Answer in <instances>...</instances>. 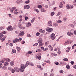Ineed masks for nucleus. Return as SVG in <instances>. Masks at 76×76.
I'll list each match as a JSON object with an SVG mask.
<instances>
[{
	"mask_svg": "<svg viewBox=\"0 0 76 76\" xmlns=\"http://www.w3.org/2000/svg\"><path fill=\"white\" fill-rule=\"evenodd\" d=\"M28 61H27L25 65H25L22 64L21 65V67L20 68V71L21 72H23L24 71V69H25L26 67H28Z\"/></svg>",
	"mask_w": 76,
	"mask_h": 76,
	"instance_id": "obj_1",
	"label": "nucleus"
},
{
	"mask_svg": "<svg viewBox=\"0 0 76 76\" xmlns=\"http://www.w3.org/2000/svg\"><path fill=\"white\" fill-rule=\"evenodd\" d=\"M30 7H31L29 5H25L24 7V9H26L27 10H28Z\"/></svg>",
	"mask_w": 76,
	"mask_h": 76,
	"instance_id": "obj_2",
	"label": "nucleus"
},
{
	"mask_svg": "<svg viewBox=\"0 0 76 76\" xmlns=\"http://www.w3.org/2000/svg\"><path fill=\"white\" fill-rule=\"evenodd\" d=\"M53 30L52 28L49 27H48L46 29V31H47V32H52Z\"/></svg>",
	"mask_w": 76,
	"mask_h": 76,
	"instance_id": "obj_3",
	"label": "nucleus"
},
{
	"mask_svg": "<svg viewBox=\"0 0 76 76\" xmlns=\"http://www.w3.org/2000/svg\"><path fill=\"white\" fill-rule=\"evenodd\" d=\"M16 7H12L11 9H10V11L11 12V13H13V11H15V10H16Z\"/></svg>",
	"mask_w": 76,
	"mask_h": 76,
	"instance_id": "obj_4",
	"label": "nucleus"
},
{
	"mask_svg": "<svg viewBox=\"0 0 76 76\" xmlns=\"http://www.w3.org/2000/svg\"><path fill=\"white\" fill-rule=\"evenodd\" d=\"M51 39L52 40H54V39H55V34H54V33H53L51 35Z\"/></svg>",
	"mask_w": 76,
	"mask_h": 76,
	"instance_id": "obj_5",
	"label": "nucleus"
},
{
	"mask_svg": "<svg viewBox=\"0 0 76 76\" xmlns=\"http://www.w3.org/2000/svg\"><path fill=\"white\" fill-rule=\"evenodd\" d=\"M18 27L20 28V29H23V27H22V23H21L19 22L18 23Z\"/></svg>",
	"mask_w": 76,
	"mask_h": 76,
	"instance_id": "obj_6",
	"label": "nucleus"
},
{
	"mask_svg": "<svg viewBox=\"0 0 76 76\" xmlns=\"http://www.w3.org/2000/svg\"><path fill=\"white\" fill-rule=\"evenodd\" d=\"M20 33H19V36L20 37L21 36H23V35H24V34H25L24 31H20Z\"/></svg>",
	"mask_w": 76,
	"mask_h": 76,
	"instance_id": "obj_7",
	"label": "nucleus"
},
{
	"mask_svg": "<svg viewBox=\"0 0 76 76\" xmlns=\"http://www.w3.org/2000/svg\"><path fill=\"white\" fill-rule=\"evenodd\" d=\"M13 13L14 15H17L19 14V12H18V9H16L15 11H14Z\"/></svg>",
	"mask_w": 76,
	"mask_h": 76,
	"instance_id": "obj_8",
	"label": "nucleus"
},
{
	"mask_svg": "<svg viewBox=\"0 0 76 76\" xmlns=\"http://www.w3.org/2000/svg\"><path fill=\"white\" fill-rule=\"evenodd\" d=\"M48 25L49 26H52V22L50 20L48 21Z\"/></svg>",
	"mask_w": 76,
	"mask_h": 76,
	"instance_id": "obj_9",
	"label": "nucleus"
},
{
	"mask_svg": "<svg viewBox=\"0 0 76 76\" xmlns=\"http://www.w3.org/2000/svg\"><path fill=\"white\" fill-rule=\"evenodd\" d=\"M67 35L68 36H72L73 35V34L72 32V31H69L67 33Z\"/></svg>",
	"mask_w": 76,
	"mask_h": 76,
	"instance_id": "obj_10",
	"label": "nucleus"
},
{
	"mask_svg": "<svg viewBox=\"0 0 76 76\" xmlns=\"http://www.w3.org/2000/svg\"><path fill=\"white\" fill-rule=\"evenodd\" d=\"M38 43H40V42H42L43 40L42 38L40 37L39 38V39L37 40Z\"/></svg>",
	"mask_w": 76,
	"mask_h": 76,
	"instance_id": "obj_11",
	"label": "nucleus"
},
{
	"mask_svg": "<svg viewBox=\"0 0 76 76\" xmlns=\"http://www.w3.org/2000/svg\"><path fill=\"white\" fill-rule=\"evenodd\" d=\"M26 26L27 27H29V26H30L31 25V22L26 23Z\"/></svg>",
	"mask_w": 76,
	"mask_h": 76,
	"instance_id": "obj_12",
	"label": "nucleus"
},
{
	"mask_svg": "<svg viewBox=\"0 0 76 76\" xmlns=\"http://www.w3.org/2000/svg\"><path fill=\"white\" fill-rule=\"evenodd\" d=\"M14 69L15 72H19L20 71L19 69L17 67L14 68Z\"/></svg>",
	"mask_w": 76,
	"mask_h": 76,
	"instance_id": "obj_13",
	"label": "nucleus"
},
{
	"mask_svg": "<svg viewBox=\"0 0 76 76\" xmlns=\"http://www.w3.org/2000/svg\"><path fill=\"white\" fill-rule=\"evenodd\" d=\"M70 48H71V47H69L67 48L66 49L68 50H66V52H67V53H69V52L70 51Z\"/></svg>",
	"mask_w": 76,
	"mask_h": 76,
	"instance_id": "obj_14",
	"label": "nucleus"
},
{
	"mask_svg": "<svg viewBox=\"0 0 76 76\" xmlns=\"http://www.w3.org/2000/svg\"><path fill=\"white\" fill-rule=\"evenodd\" d=\"M16 48L17 49L18 53H19L20 51V47H18V46H16Z\"/></svg>",
	"mask_w": 76,
	"mask_h": 76,
	"instance_id": "obj_15",
	"label": "nucleus"
},
{
	"mask_svg": "<svg viewBox=\"0 0 76 76\" xmlns=\"http://www.w3.org/2000/svg\"><path fill=\"white\" fill-rule=\"evenodd\" d=\"M18 39L16 38L14 39V40H13L12 41L13 43H16V42H18Z\"/></svg>",
	"mask_w": 76,
	"mask_h": 76,
	"instance_id": "obj_16",
	"label": "nucleus"
},
{
	"mask_svg": "<svg viewBox=\"0 0 76 76\" xmlns=\"http://www.w3.org/2000/svg\"><path fill=\"white\" fill-rule=\"evenodd\" d=\"M39 32L43 34H44V33H45V30H42V29H40L39 30Z\"/></svg>",
	"mask_w": 76,
	"mask_h": 76,
	"instance_id": "obj_17",
	"label": "nucleus"
},
{
	"mask_svg": "<svg viewBox=\"0 0 76 76\" xmlns=\"http://www.w3.org/2000/svg\"><path fill=\"white\" fill-rule=\"evenodd\" d=\"M1 41L2 42H3V41H4L5 39H6V37L5 36L3 38H1Z\"/></svg>",
	"mask_w": 76,
	"mask_h": 76,
	"instance_id": "obj_18",
	"label": "nucleus"
},
{
	"mask_svg": "<svg viewBox=\"0 0 76 76\" xmlns=\"http://www.w3.org/2000/svg\"><path fill=\"white\" fill-rule=\"evenodd\" d=\"M28 64L29 66H34V63H33L32 62H30L29 63V62H28Z\"/></svg>",
	"mask_w": 76,
	"mask_h": 76,
	"instance_id": "obj_19",
	"label": "nucleus"
},
{
	"mask_svg": "<svg viewBox=\"0 0 76 76\" xmlns=\"http://www.w3.org/2000/svg\"><path fill=\"white\" fill-rule=\"evenodd\" d=\"M37 67H38V68H39V69H40V70H42V68L41 67V66L40 65H38L37 66Z\"/></svg>",
	"mask_w": 76,
	"mask_h": 76,
	"instance_id": "obj_20",
	"label": "nucleus"
},
{
	"mask_svg": "<svg viewBox=\"0 0 76 76\" xmlns=\"http://www.w3.org/2000/svg\"><path fill=\"white\" fill-rule=\"evenodd\" d=\"M8 64H9V63L7 62H5L4 63V67H5V66H7Z\"/></svg>",
	"mask_w": 76,
	"mask_h": 76,
	"instance_id": "obj_21",
	"label": "nucleus"
},
{
	"mask_svg": "<svg viewBox=\"0 0 76 76\" xmlns=\"http://www.w3.org/2000/svg\"><path fill=\"white\" fill-rule=\"evenodd\" d=\"M15 62L13 61H11V62L10 63V65L12 66H13L14 65V63Z\"/></svg>",
	"mask_w": 76,
	"mask_h": 76,
	"instance_id": "obj_22",
	"label": "nucleus"
},
{
	"mask_svg": "<svg viewBox=\"0 0 76 76\" xmlns=\"http://www.w3.org/2000/svg\"><path fill=\"white\" fill-rule=\"evenodd\" d=\"M3 37H4V35L2 33H0V39H1Z\"/></svg>",
	"mask_w": 76,
	"mask_h": 76,
	"instance_id": "obj_23",
	"label": "nucleus"
},
{
	"mask_svg": "<svg viewBox=\"0 0 76 76\" xmlns=\"http://www.w3.org/2000/svg\"><path fill=\"white\" fill-rule=\"evenodd\" d=\"M6 61H7V62H10V59L9 58H6Z\"/></svg>",
	"mask_w": 76,
	"mask_h": 76,
	"instance_id": "obj_24",
	"label": "nucleus"
},
{
	"mask_svg": "<svg viewBox=\"0 0 76 76\" xmlns=\"http://www.w3.org/2000/svg\"><path fill=\"white\" fill-rule=\"evenodd\" d=\"M12 28V26H10L8 27L7 28V29L8 30V31H10V29H11Z\"/></svg>",
	"mask_w": 76,
	"mask_h": 76,
	"instance_id": "obj_25",
	"label": "nucleus"
},
{
	"mask_svg": "<svg viewBox=\"0 0 76 76\" xmlns=\"http://www.w3.org/2000/svg\"><path fill=\"white\" fill-rule=\"evenodd\" d=\"M66 9H70V6H69V4H67L66 7Z\"/></svg>",
	"mask_w": 76,
	"mask_h": 76,
	"instance_id": "obj_26",
	"label": "nucleus"
},
{
	"mask_svg": "<svg viewBox=\"0 0 76 76\" xmlns=\"http://www.w3.org/2000/svg\"><path fill=\"white\" fill-rule=\"evenodd\" d=\"M39 43V46H43V45H44V43H43L42 42Z\"/></svg>",
	"mask_w": 76,
	"mask_h": 76,
	"instance_id": "obj_27",
	"label": "nucleus"
},
{
	"mask_svg": "<svg viewBox=\"0 0 76 76\" xmlns=\"http://www.w3.org/2000/svg\"><path fill=\"white\" fill-rule=\"evenodd\" d=\"M35 20V18H34L31 20V23H34V20Z\"/></svg>",
	"mask_w": 76,
	"mask_h": 76,
	"instance_id": "obj_28",
	"label": "nucleus"
},
{
	"mask_svg": "<svg viewBox=\"0 0 76 76\" xmlns=\"http://www.w3.org/2000/svg\"><path fill=\"white\" fill-rule=\"evenodd\" d=\"M58 24L57 23H54L53 24V26H55V27H56V26H58Z\"/></svg>",
	"mask_w": 76,
	"mask_h": 76,
	"instance_id": "obj_29",
	"label": "nucleus"
},
{
	"mask_svg": "<svg viewBox=\"0 0 76 76\" xmlns=\"http://www.w3.org/2000/svg\"><path fill=\"white\" fill-rule=\"evenodd\" d=\"M5 60H6V58H3L2 60L0 61V62L3 63L5 61Z\"/></svg>",
	"mask_w": 76,
	"mask_h": 76,
	"instance_id": "obj_30",
	"label": "nucleus"
},
{
	"mask_svg": "<svg viewBox=\"0 0 76 76\" xmlns=\"http://www.w3.org/2000/svg\"><path fill=\"white\" fill-rule=\"evenodd\" d=\"M12 52L14 53H16V49H13L12 50Z\"/></svg>",
	"mask_w": 76,
	"mask_h": 76,
	"instance_id": "obj_31",
	"label": "nucleus"
},
{
	"mask_svg": "<svg viewBox=\"0 0 76 76\" xmlns=\"http://www.w3.org/2000/svg\"><path fill=\"white\" fill-rule=\"evenodd\" d=\"M66 68L67 69H70V66H69L68 65H66Z\"/></svg>",
	"mask_w": 76,
	"mask_h": 76,
	"instance_id": "obj_32",
	"label": "nucleus"
},
{
	"mask_svg": "<svg viewBox=\"0 0 76 76\" xmlns=\"http://www.w3.org/2000/svg\"><path fill=\"white\" fill-rule=\"evenodd\" d=\"M63 60H64V61H69V59H68L67 58H64L63 59Z\"/></svg>",
	"mask_w": 76,
	"mask_h": 76,
	"instance_id": "obj_33",
	"label": "nucleus"
},
{
	"mask_svg": "<svg viewBox=\"0 0 76 76\" xmlns=\"http://www.w3.org/2000/svg\"><path fill=\"white\" fill-rule=\"evenodd\" d=\"M37 58H38L39 60H40L41 59V56H37Z\"/></svg>",
	"mask_w": 76,
	"mask_h": 76,
	"instance_id": "obj_34",
	"label": "nucleus"
},
{
	"mask_svg": "<svg viewBox=\"0 0 76 76\" xmlns=\"http://www.w3.org/2000/svg\"><path fill=\"white\" fill-rule=\"evenodd\" d=\"M30 1L29 0L26 1L25 2V3H26V4H28V3H29Z\"/></svg>",
	"mask_w": 76,
	"mask_h": 76,
	"instance_id": "obj_35",
	"label": "nucleus"
},
{
	"mask_svg": "<svg viewBox=\"0 0 76 76\" xmlns=\"http://www.w3.org/2000/svg\"><path fill=\"white\" fill-rule=\"evenodd\" d=\"M27 35L28 37L29 38H31V37H32L31 36V35L29 34H27Z\"/></svg>",
	"mask_w": 76,
	"mask_h": 76,
	"instance_id": "obj_36",
	"label": "nucleus"
},
{
	"mask_svg": "<svg viewBox=\"0 0 76 76\" xmlns=\"http://www.w3.org/2000/svg\"><path fill=\"white\" fill-rule=\"evenodd\" d=\"M47 50H48V48H44L43 51H46Z\"/></svg>",
	"mask_w": 76,
	"mask_h": 76,
	"instance_id": "obj_37",
	"label": "nucleus"
},
{
	"mask_svg": "<svg viewBox=\"0 0 76 76\" xmlns=\"http://www.w3.org/2000/svg\"><path fill=\"white\" fill-rule=\"evenodd\" d=\"M62 23V21L61 20H59L57 21V23Z\"/></svg>",
	"mask_w": 76,
	"mask_h": 76,
	"instance_id": "obj_38",
	"label": "nucleus"
},
{
	"mask_svg": "<svg viewBox=\"0 0 76 76\" xmlns=\"http://www.w3.org/2000/svg\"><path fill=\"white\" fill-rule=\"evenodd\" d=\"M61 14V12H58V14L56 15V16H60Z\"/></svg>",
	"mask_w": 76,
	"mask_h": 76,
	"instance_id": "obj_39",
	"label": "nucleus"
},
{
	"mask_svg": "<svg viewBox=\"0 0 76 76\" xmlns=\"http://www.w3.org/2000/svg\"><path fill=\"white\" fill-rule=\"evenodd\" d=\"M63 20L64 21V22H66V20H67V18H64L63 19Z\"/></svg>",
	"mask_w": 76,
	"mask_h": 76,
	"instance_id": "obj_40",
	"label": "nucleus"
},
{
	"mask_svg": "<svg viewBox=\"0 0 76 76\" xmlns=\"http://www.w3.org/2000/svg\"><path fill=\"white\" fill-rule=\"evenodd\" d=\"M45 46H47V45H48V42H45Z\"/></svg>",
	"mask_w": 76,
	"mask_h": 76,
	"instance_id": "obj_41",
	"label": "nucleus"
},
{
	"mask_svg": "<svg viewBox=\"0 0 76 76\" xmlns=\"http://www.w3.org/2000/svg\"><path fill=\"white\" fill-rule=\"evenodd\" d=\"M37 7L39 9H41V8H42V6L41 5H38Z\"/></svg>",
	"mask_w": 76,
	"mask_h": 76,
	"instance_id": "obj_42",
	"label": "nucleus"
},
{
	"mask_svg": "<svg viewBox=\"0 0 76 76\" xmlns=\"http://www.w3.org/2000/svg\"><path fill=\"white\" fill-rule=\"evenodd\" d=\"M27 54H32V51H30L27 53Z\"/></svg>",
	"mask_w": 76,
	"mask_h": 76,
	"instance_id": "obj_43",
	"label": "nucleus"
},
{
	"mask_svg": "<svg viewBox=\"0 0 76 76\" xmlns=\"http://www.w3.org/2000/svg\"><path fill=\"white\" fill-rule=\"evenodd\" d=\"M64 71H63V70H60L59 72L60 73H63V72Z\"/></svg>",
	"mask_w": 76,
	"mask_h": 76,
	"instance_id": "obj_44",
	"label": "nucleus"
},
{
	"mask_svg": "<svg viewBox=\"0 0 76 76\" xmlns=\"http://www.w3.org/2000/svg\"><path fill=\"white\" fill-rule=\"evenodd\" d=\"M38 45V43H36L33 45V46L34 47H35V46H37V45Z\"/></svg>",
	"mask_w": 76,
	"mask_h": 76,
	"instance_id": "obj_45",
	"label": "nucleus"
},
{
	"mask_svg": "<svg viewBox=\"0 0 76 76\" xmlns=\"http://www.w3.org/2000/svg\"><path fill=\"white\" fill-rule=\"evenodd\" d=\"M75 46H76V44L74 45L72 47V49H74V47H75Z\"/></svg>",
	"mask_w": 76,
	"mask_h": 76,
	"instance_id": "obj_46",
	"label": "nucleus"
},
{
	"mask_svg": "<svg viewBox=\"0 0 76 76\" xmlns=\"http://www.w3.org/2000/svg\"><path fill=\"white\" fill-rule=\"evenodd\" d=\"M54 13H54V12H51V14H50V15H51V16H53V15H54Z\"/></svg>",
	"mask_w": 76,
	"mask_h": 76,
	"instance_id": "obj_47",
	"label": "nucleus"
},
{
	"mask_svg": "<svg viewBox=\"0 0 76 76\" xmlns=\"http://www.w3.org/2000/svg\"><path fill=\"white\" fill-rule=\"evenodd\" d=\"M70 26H71L72 28H74V25L73 24H70Z\"/></svg>",
	"mask_w": 76,
	"mask_h": 76,
	"instance_id": "obj_48",
	"label": "nucleus"
},
{
	"mask_svg": "<svg viewBox=\"0 0 76 76\" xmlns=\"http://www.w3.org/2000/svg\"><path fill=\"white\" fill-rule=\"evenodd\" d=\"M22 38H20L18 40V41L19 42H20L22 41Z\"/></svg>",
	"mask_w": 76,
	"mask_h": 76,
	"instance_id": "obj_49",
	"label": "nucleus"
},
{
	"mask_svg": "<svg viewBox=\"0 0 76 76\" xmlns=\"http://www.w3.org/2000/svg\"><path fill=\"white\" fill-rule=\"evenodd\" d=\"M41 11L42 12H46V10H44V9H41Z\"/></svg>",
	"mask_w": 76,
	"mask_h": 76,
	"instance_id": "obj_50",
	"label": "nucleus"
},
{
	"mask_svg": "<svg viewBox=\"0 0 76 76\" xmlns=\"http://www.w3.org/2000/svg\"><path fill=\"white\" fill-rule=\"evenodd\" d=\"M13 45V44L12 43H10V47H12Z\"/></svg>",
	"mask_w": 76,
	"mask_h": 76,
	"instance_id": "obj_51",
	"label": "nucleus"
},
{
	"mask_svg": "<svg viewBox=\"0 0 76 76\" xmlns=\"http://www.w3.org/2000/svg\"><path fill=\"white\" fill-rule=\"evenodd\" d=\"M52 55H53L54 56H57V54L56 53H52Z\"/></svg>",
	"mask_w": 76,
	"mask_h": 76,
	"instance_id": "obj_52",
	"label": "nucleus"
},
{
	"mask_svg": "<svg viewBox=\"0 0 76 76\" xmlns=\"http://www.w3.org/2000/svg\"><path fill=\"white\" fill-rule=\"evenodd\" d=\"M15 69H12V73H15Z\"/></svg>",
	"mask_w": 76,
	"mask_h": 76,
	"instance_id": "obj_53",
	"label": "nucleus"
},
{
	"mask_svg": "<svg viewBox=\"0 0 76 76\" xmlns=\"http://www.w3.org/2000/svg\"><path fill=\"white\" fill-rule=\"evenodd\" d=\"M55 64L56 65H58L59 63L58 62H55Z\"/></svg>",
	"mask_w": 76,
	"mask_h": 76,
	"instance_id": "obj_54",
	"label": "nucleus"
},
{
	"mask_svg": "<svg viewBox=\"0 0 76 76\" xmlns=\"http://www.w3.org/2000/svg\"><path fill=\"white\" fill-rule=\"evenodd\" d=\"M39 34H40V33L39 32H37L36 33V36H39Z\"/></svg>",
	"mask_w": 76,
	"mask_h": 76,
	"instance_id": "obj_55",
	"label": "nucleus"
},
{
	"mask_svg": "<svg viewBox=\"0 0 76 76\" xmlns=\"http://www.w3.org/2000/svg\"><path fill=\"white\" fill-rule=\"evenodd\" d=\"M65 43H66L67 44H69V40H67V41H66L65 42Z\"/></svg>",
	"mask_w": 76,
	"mask_h": 76,
	"instance_id": "obj_56",
	"label": "nucleus"
},
{
	"mask_svg": "<svg viewBox=\"0 0 76 76\" xmlns=\"http://www.w3.org/2000/svg\"><path fill=\"white\" fill-rule=\"evenodd\" d=\"M70 63L72 65H73V64H74V61H71L70 62Z\"/></svg>",
	"mask_w": 76,
	"mask_h": 76,
	"instance_id": "obj_57",
	"label": "nucleus"
},
{
	"mask_svg": "<svg viewBox=\"0 0 76 76\" xmlns=\"http://www.w3.org/2000/svg\"><path fill=\"white\" fill-rule=\"evenodd\" d=\"M38 53H41V51H42L41 50V49H39L38 50Z\"/></svg>",
	"mask_w": 76,
	"mask_h": 76,
	"instance_id": "obj_58",
	"label": "nucleus"
},
{
	"mask_svg": "<svg viewBox=\"0 0 76 76\" xmlns=\"http://www.w3.org/2000/svg\"><path fill=\"white\" fill-rule=\"evenodd\" d=\"M40 48L42 50H43V51L44 49V47H41Z\"/></svg>",
	"mask_w": 76,
	"mask_h": 76,
	"instance_id": "obj_59",
	"label": "nucleus"
},
{
	"mask_svg": "<svg viewBox=\"0 0 76 76\" xmlns=\"http://www.w3.org/2000/svg\"><path fill=\"white\" fill-rule=\"evenodd\" d=\"M50 51H53V47L50 48Z\"/></svg>",
	"mask_w": 76,
	"mask_h": 76,
	"instance_id": "obj_60",
	"label": "nucleus"
},
{
	"mask_svg": "<svg viewBox=\"0 0 76 76\" xmlns=\"http://www.w3.org/2000/svg\"><path fill=\"white\" fill-rule=\"evenodd\" d=\"M46 63H44L42 64V66H45Z\"/></svg>",
	"mask_w": 76,
	"mask_h": 76,
	"instance_id": "obj_61",
	"label": "nucleus"
},
{
	"mask_svg": "<svg viewBox=\"0 0 76 76\" xmlns=\"http://www.w3.org/2000/svg\"><path fill=\"white\" fill-rule=\"evenodd\" d=\"M55 4V1H53L52 3V6H53V5H54V4Z\"/></svg>",
	"mask_w": 76,
	"mask_h": 76,
	"instance_id": "obj_62",
	"label": "nucleus"
},
{
	"mask_svg": "<svg viewBox=\"0 0 76 76\" xmlns=\"http://www.w3.org/2000/svg\"><path fill=\"white\" fill-rule=\"evenodd\" d=\"M73 24L75 26H76V21H74L73 22Z\"/></svg>",
	"mask_w": 76,
	"mask_h": 76,
	"instance_id": "obj_63",
	"label": "nucleus"
},
{
	"mask_svg": "<svg viewBox=\"0 0 76 76\" xmlns=\"http://www.w3.org/2000/svg\"><path fill=\"white\" fill-rule=\"evenodd\" d=\"M73 67L75 69H76V65H74L73 66Z\"/></svg>",
	"mask_w": 76,
	"mask_h": 76,
	"instance_id": "obj_64",
	"label": "nucleus"
}]
</instances>
